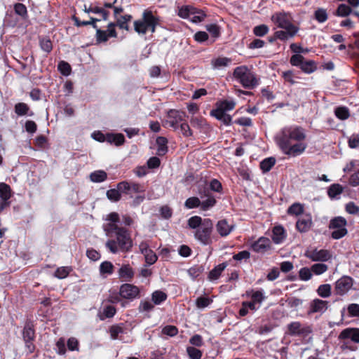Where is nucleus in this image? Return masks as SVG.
Wrapping results in <instances>:
<instances>
[{"instance_id": "423d86ee", "label": "nucleus", "mask_w": 359, "mask_h": 359, "mask_svg": "<svg viewBox=\"0 0 359 359\" xmlns=\"http://www.w3.org/2000/svg\"><path fill=\"white\" fill-rule=\"evenodd\" d=\"M160 18L154 15L152 11L146 9L143 11L142 19L134 22V29L138 34H145L147 31L154 33L159 24Z\"/></svg>"}, {"instance_id": "9d476101", "label": "nucleus", "mask_w": 359, "mask_h": 359, "mask_svg": "<svg viewBox=\"0 0 359 359\" xmlns=\"http://www.w3.org/2000/svg\"><path fill=\"white\" fill-rule=\"evenodd\" d=\"M290 63L294 67H299L304 73L310 74L317 70V63L314 60H306L301 54L291 56Z\"/></svg>"}, {"instance_id": "8fccbe9b", "label": "nucleus", "mask_w": 359, "mask_h": 359, "mask_svg": "<svg viewBox=\"0 0 359 359\" xmlns=\"http://www.w3.org/2000/svg\"><path fill=\"white\" fill-rule=\"evenodd\" d=\"M39 45L41 48L47 53L53 50V43L48 37H42L39 39Z\"/></svg>"}, {"instance_id": "0e129e2a", "label": "nucleus", "mask_w": 359, "mask_h": 359, "mask_svg": "<svg viewBox=\"0 0 359 359\" xmlns=\"http://www.w3.org/2000/svg\"><path fill=\"white\" fill-rule=\"evenodd\" d=\"M161 332L169 337H175L178 334V329L175 325H168L163 327Z\"/></svg>"}, {"instance_id": "3c124183", "label": "nucleus", "mask_w": 359, "mask_h": 359, "mask_svg": "<svg viewBox=\"0 0 359 359\" xmlns=\"http://www.w3.org/2000/svg\"><path fill=\"white\" fill-rule=\"evenodd\" d=\"M187 353L189 359H201L203 356L202 351L194 346H187Z\"/></svg>"}, {"instance_id": "f3484780", "label": "nucleus", "mask_w": 359, "mask_h": 359, "mask_svg": "<svg viewBox=\"0 0 359 359\" xmlns=\"http://www.w3.org/2000/svg\"><path fill=\"white\" fill-rule=\"evenodd\" d=\"M288 333L291 336H307L311 332L309 326H302L299 322H292L287 325Z\"/></svg>"}, {"instance_id": "58836bf2", "label": "nucleus", "mask_w": 359, "mask_h": 359, "mask_svg": "<svg viewBox=\"0 0 359 359\" xmlns=\"http://www.w3.org/2000/svg\"><path fill=\"white\" fill-rule=\"evenodd\" d=\"M276 158L274 157H269L261 161L259 167L264 173L269 172L275 165Z\"/></svg>"}, {"instance_id": "b1692460", "label": "nucleus", "mask_w": 359, "mask_h": 359, "mask_svg": "<svg viewBox=\"0 0 359 359\" xmlns=\"http://www.w3.org/2000/svg\"><path fill=\"white\" fill-rule=\"evenodd\" d=\"M287 237L285 229L281 225L275 226L272 229V241L276 244L282 243Z\"/></svg>"}, {"instance_id": "20e7f679", "label": "nucleus", "mask_w": 359, "mask_h": 359, "mask_svg": "<svg viewBox=\"0 0 359 359\" xmlns=\"http://www.w3.org/2000/svg\"><path fill=\"white\" fill-rule=\"evenodd\" d=\"M271 21L278 27L283 29V32L290 39H292L299 31V27L293 24V18L290 13L276 12L271 15Z\"/></svg>"}, {"instance_id": "bf43d9fd", "label": "nucleus", "mask_w": 359, "mask_h": 359, "mask_svg": "<svg viewBox=\"0 0 359 359\" xmlns=\"http://www.w3.org/2000/svg\"><path fill=\"white\" fill-rule=\"evenodd\" d=\"M72 269L69 266H61L56 269L55 271V276L62 279L67 277L71 272Z\"/></svg>"}, {"instance_id": "4c0bfd02", "label": "nucleus", "mask_w": 359, "mask_h": 359, "mask_svg": "<svg viewBox=\"0 0 359 359\" xmlns=\"http://www.w3.org/2000/svg\"><path fill=\"white\" fill-rule=\"evenodd\" d=\"M226 266H227V264L225 262L219 264L217 266H216L214 269H212L209 272V275H208L209 279L210 280L217 279L220 276L222 272L225 269Z\"/></svg>"}, {"instance_id": "a878e982", "label": "nucleus", "mask_w": 359, "mask_h": 359, "mask_svg": "<svg viewBox=\"0 0 359 359\" xmlns=\"http://www.w3.org/2000/svg\"><path fill=\"white\" fill-rule=\"evenodd\" d=\"M119 278L123 281H131L134 277V271L130 264H123L118 271Z\"/></svg>"}, {"instance_id": "7c9ffc66", "label": "nucleus", "mask_w": 359, "mask_h": 359, "mask_svg": "<svg viewBox=\"0 0 359 359\" xmlns=\"http://www.w3.org/2000/svg\"><path fill=\"white\" fill-rule=\"evenodd\" d=\"M107 142L119 147L124 144L125 137L122 133H107Z\"/></svg>"}, {"instance_id": "6e6552de", "label": "nucleus", "mask_w": 359, "mask_h": 359, "mask_svg": "<svg viewBox=\"0 0 359 359\" xmlns=\"http://www.w3.org/2000/svg\"><path fill=\"white\" fill-rule=\"evenodd\" d=\"M265 297L263 293H252L250 300L242 302L241 307L238 311L240 317H244L249 313H254L261 306Z\"/></svg>"}, {"instance_id": "7ed1b4c3", "label": "nucleus", "mask_w": 359, "mask_h": 359, "mask_svg": "<svg viewBox=\"0 0 359 359\" xmlns=\"http://www.w3.org/2000/svg\"><path fill=\"white\" fill-rule=\"evenodd\" d=\"M117 187L121 191L122 194L128 195L133 201V205H140L145 198V187L144 184L133 182L122 181L117 184Z\"/></svg>"}, {"instance_id": "393cba45", "label": "nucleus", "mask_w": 359, "mask_h": 359, "mask_svg": "<svg viewBox=\"0 0 359 359\" xmlns=\"http://www.w3.org/2000/svg\"><path fill=\"white\" fill-rule=\"evenodd\" d=\"M328 306L327 301L321 300L319 299H313L310 304L309 313H324Z\"/></svg>"}, {"instance_id": "49530a36", "label": "nucleus", "mask_w": 359, "mask_h": 359, "mask_svg": "<svg viewBox=\"0 0 359 359\" xmlns=\"http://www.w3.org/2000/svg\"><path fill=\"white\" fill-rule=\"evenodd\" d=\"M85 11L86 13L100 14L102 15V18L105 21L109 19V12L108 11H106L103 8H100L98 6L90 7L88 9L86 8Z\"/></svg>"}, {"instance_id": "ea45409f", "label": "nucleus", "mask_w": 359, "mask_h": 359, "mask_svg": "<svg viewBox=\"0 0 359 359\" xmlns=\"http://www.w3.org/2000/svg\"><path fill=\"white\" fill-rule=\"evenodd\" d=\"M204 219H202L200 216L195 215L191 217L187 220V225L190 229L197 230L203 224Z\"/></svg>"}, {"instance_id": "f8f14e48", "label": "nucleus", "mask_w": 359, "mask_h": 359, "mask_svg": "<svg viewBox=\"0 0 359 359\" xmlns=\"http://www.w3.org/2000/svg\"><path fill=\"white\" fill-rule=\"evenodd\" d=\"M217 204V199L209 198L201 200L197 196L188 198L184 202V206L187 209L200 208L202 211H207L212 208Z\"/></svg>"}, {"instance_id": "680f3d73", "label": "nucleus", "mask_w": 359, "mask_h": 359, "mask_svg": "<svg viewBox=\"0 0 359 359\" xmlns=\"http://www.w3.org/2000/svg\"><path fill=\"white\" fill-rule=\"evenodd\" d=\"M353 36L355 38V41L354 42L353 56L355 60L357 67L359 68V34H354Z\"/></svg>"}, {"instance_id": "f03ea898", "label": "nucleus", "mask_w": 359, "mask_h": 359, "mask_svg": "<svg viewBox=\"0 0 359 359\" xmlns=\"http://www.w3.org/2000/svg\"><path fill=\"white\" fill-rule=\"evenodd\" d=\"M113 237H110L106 243L107 248L113 254L118 252H128L132 250L133 245L130 231L126 227L111 225Z\"/></svg>"}, {"instance_id": "4d7b16f0", "label": "nucleus", "mask_w": 359, "mask_h": 359, "mask_svg": "<svg viewBox=\"0 0 359 359\" xmlns=\"http://www.w3.org/2000/svg\"><path fill=\"white\" fill-rule=\"evenodd\" d=\"M280 40L282 41H286L290 38L285 36V34L283 31H276L273 36L268 37V41L270 43H274L276 40Z\"/></svg>"}, {"instance_id": "cd10ccee", "label": "nucleus", "mask_w": 359, "mask_h": 359, "mask_svg": "<svg viewBox=\"0 0 359 359\" xmlns=\"http://www.w3.org/2000/svg\"><path fill=\"white\" fill-rule=\"evenodd\" d=\"M125 329L123 324H116L111 325L109 329V332L111 339L122 340L121 335L124 333Z\"/></svg>"}, {"instance_id": "4be33fe9", "label": "nucleus", "mask_w": 359, "mask_h": 359, "mask_svg": "<svg viewBox=\"0 0 359 359\" xmlns=\"http://www.w3.org/2000/svg\"><path fill=\"white\" fill-rule=\"evenodd\" d=\"M196 194L199 196V198L202 200L213 198L216 199L208 188L207 181L200 182L196 185Z\"/></svg>"}, {"instance_id": "dca6fc26", "label": "nucleus", "mask_w": 359, "mask_h": 359, "mask_svg": "<svg viewBox=\"0 0 359 359\" xmlns=\"http://www.w3.org/2000/svg\"><path fill=\"white\" fill-rule=\"evenodd\" d=\"M313 225L312 216L306 213L302 215L296 222V229L300 233L308 232Z\"/></svg>"}, {"instance_id": "2eb2a0df", "label": "nucleus", "mask_w": 359, "mask_h": 359, "mask_svg": "<svg viewBox=\"0 0 359 359\" xmlns=\"http://www.w3.org/2000/svg\"><path fill=\"white\" fill-rule=\"evenodd\" d=\"M140 293H111L109 302L114 304H120L122 307L126 306L128 300L140 297Z\"/></svg>"}, {"instance_id": "603ef678", "label": "nucleus", "mask_w": 359, "mask_h": 359, "mask_svg": "<svg viewBox=\"0 0 359 359\" xmlns=\"http://www.w3.org/2000/svg\"><path fill=\"white\" fill-rule=\"evenodd\" d=\"M205 28H206V30L210 34V35L212 37L217 39L220 36L221 29L218 25L215 24V23L207 25L205 26Z\"/></svg>"}, {"instance_id": "4468645a", "label": "nucleus", "mask_w": 359, "mask_h": 359, "mask_svg": "<svg viewBox=\"0 0 359 359\" xmlns=\"http://www.w3.org/2000/svg\"><path fill=\"white\" fill-rule=\"evenodd\" d=\"M304 255L313 262H327L332 258V253L326 249L318 250L317 248L308 250Z\"/></svg>"}, {"instance_id": "f257e3e1", "label": "nucleus", "mask_w": 359, "mask_h": 359, "mask_svg": "<svg viewBox=\"0 0 359 359\" xmlns=\"http://www.w3.org/2000/svg\"><path fill=\"white\" fill-rule=\"evenodd\" d=\"M306 137L304 128L293 125L283 128L276 135L275 140L284 154L290 157H296L302 154L307 148V144L304 142Z\"/></svg>"}, {"instance_id": "1a4fd4ad", "label": "nucleus", "mask_w": 359, "mask_h": 359, "mask_svg": "<svg viewBox=\"0 0 359 359\" xmlns=\"http://www.w3.org/2000/svg\"><path fill=\"white\" fill-rule=\"evenodd\" d=\"M22 339L25 342V348L29 353H32L36 349L34 341L36 338V333L34 329V323L32 320H27L25 322V326L22 330Z\"/></svg>"}, {"instance_id": "aec40b11", "label": "nucleus", "mask_w": 359, "mask_h": 359, "mask_svg": "<svg viewBox=\"0 0 359 359\" xmlns=\"http://www.w3.org/2000/svg\"><path fill=\"white\" fill-rule=\"evenodd\" d=\"M353 280L351 277L344 276L335 283V292H348L353 286Z\"/></svg>"}, {"instance_id": "a18cd8bd", "label": "nucleus", "mask_w": 359, "mask_h": 359, "mask_svg": "<svg viewBox=\"0 0 359 359\" xmlns=\"http://www.w3.org/2000/svg\"><path fill=\"white\" fill-rule=\"evenodd\" d=\"M107 178V175L104 170H96L90 175V179L93 182H102Z\"/></svg>"}, {"instance_id": "a19ab883", "label": "nucleus", "mask_w": 359, "mask_h": 359, "mask_svg": "<svg viewBox=\"0 0 359 359\" xmlns=\"http://www.w3.org/2000/svg\"><path fill=\"white\" fill-rule=\"evenodd\" d=\"M114 266L109 261H104L100 265V273L102 276L111 275L114 273Z\"/></svg>"}, {"instance_id": "e433bc0d", "label": "nucleus", "mask_w": 359, "mask_h": 359, "mask_svg": "<svg viewBox=\"0 0 359 359\" xmlns=\"http://www.w3.org/2000/svg\"><path fill=\"white\" fill-rule=\"evenodd\" d=\"M11 188L4 182L0 183V200L9 201L11 198Z\"/></svg>"}, {"instance_id": "c03bdc74", "label": "nucleus", "mask_w": 359, "mask_h": 359, "mask_svg": "<svg viewBox=\"0 0 359 359\" xmlns=\"http://www.w3.org/2000/svg\"><path fill=\"white\" fill-rule=\"evenodd\" d=\"M354 11L346 4H341L339 5L337 9L336 10L334 15L340 17H346L350 14L353 15V12Z\"/></svg>"}, {"instance_id": "79ce46f5", "label": "nucleus", "mask_w": 359, "mask_h": 359, "mask_svg": "<svg viewBox=\"0 0 359 359\" xmlns=\"http://www.w3.org/2000/svg\"><path fill=\"white\" fill-rule=\"evenodd\" d=\"M344 191V187L339 184H332L327 190V195L330 198H334L341 194Z\"/></svg>"}, {"instance_id": "09e8293b", "label": "nucleus", "mask_w": 359, "mask_h": 359, "mask_svg": "<svg viewBox=\"0 0 359 359\" xmlns=\"http://www.w3.org/2000/svg\"><path fill=\"white\" fill-rule=\"evenodd\" d=\"M107 197L113 202H117L121 198V191L119 189H110L107 191Z\"/></svg>"}, {"instance_id": "bb28decb", "label": "nucleus", "mask_w": 359, "mask_h": 359, "mask_svg": "<svg viewBox=\"0 0 359 359\" xmlns=\"http://www.w3.org/2000/svg\"><path fill=\"white\" fill-rule=\"evenodd\" d=\"M339 338L359 343V328H346L340 333Z\"/></svg>"}, {"instance_id": "13d9d810", "label": "nucleus", "mask_w": 359, "mask_h": 359, "mask_svg": "<svg viewBox=\"0 0 359 359\" xmlns=\"http://www.w3.org/2000/svg\"><path fill=\"white\" fill-rule=\"evenodd\" d=\"M269 28L266 25L262 24L253 28V34L257 36H264L268 34Z\"/></svg>"}, {"instance_id": "e2e57ef3", "label": "nucleus", "mask_w": 359, "mask_h": 359, "mask_svg": "<svg viewBox=\"0 0 359 359\" xmlns=\"http://www.w3.org/2000/svg\"><path fill=\"white\" fill-rule=\"evenodd\" d=\"M57 69L64 76H69L72 71L70 65L65 61H60L58 64Z\"/></svg>"}, {"instance_id": "2f4dec72", "label": "nucleus", "mask_w": 359, "mask_h": 359, "mask_svg": "<svg viewBox=\"0 0 359 359\" xmlns=\"http://www.w3.org/2000/svg\"><path fill=\"white\" fill-rule=\"evenodd\" d=\"M72 20L74 22V25L78 27L86 26V25H92V27L96 29L98 28L97 25H96V22L100 21L99 19L95 18L93 17H90V20L88 21H81L79 19V18H78L76 15L72 16Z\"/></svg>"}, {"instance_id": "c756f323", "label": "nucleus", "mask_w": 359, "mask_h": 359, "mask_svg": "<svg viewBox=\"0 0 359 359\" xmlns=\"http://www.w3.org/2000/svg\"><path fill=\"white\" fill-rule=\"evenodd\" d=\"M210 115L215 117L217 120L222 121L226 126H231L233 123L232 117L226 112L210 111Z\"/></svg>"}, {"instance_id": "338daca9", "label": "nucleus", "mask_w": 359, "mask_h": 359, "mask_svg": "<svg viewBox=\"0 0 359 359\" xmlns=\"http://www.w3.org/2000/svg\"><path fill=\"white\" fill-rule=\"evenodd\" d=\"M14 11L15 13L21 16L22 18H25L27 16V9L25 5L21 3H16L14 5Z\"/></svg>"}, {"instance_id": "f704fd0d", "label": "nucleus", "mask_w": 359, "mask_h": 359, "mask_svg": "<svg viewBox=\"0 0 359 359\" xmlns=\"http://www.w3.org/2000/svg\"><path fill=\"white\" fill-rule=\"evenodd\" d=\"M156 144L158 145L157 154L161 156H164L168 151L167 138L165 137H158L156 138Z\"/></svg>"}, {"instance_id": "5fc2aeb1", "label": "nucleus", "mask_w": 359, "mask_h": 359, "mask_svg": "<svg viewBox=\"0 0 359 359\" xmlns=\"http://www.w3.org/2000/svg\"><path fill=\"white\" fill-rule=\"evenodd\" d=\"M315 19L320 23H323L328 19L327 11L324 8H318L314 13Z\"/></svg>"}, {"instance_id": "0eeeda50", "label": "nucleus", "mask_w": 359, "mask_h": 359, "mask_svg": "<svg viewBox=\"0 0 359 359\" xmlns=\"http://www.w3.org/2000/svg\"><path fill=\"white\" fill-rule=\"evenodd\" d=\"M213 231V223L209 218L204 219L203 224L196 230L195 238L204 245L212 244V233Z\"/></svg>"}, {"instance_id": "6ab92c4d", "label": "nucleus", "mask_w": 359, "mask_h": 359, "mask_svg": "<svg viewBox=\"0 0 359 359\" xmlns=\"http://www.w3.org/2000/svg\"><path fill=\"white\" fill-rule=\"evenodd\" d=\"M235 227V224H229L226 219H220L216 224V230L221 237L229 236Z\"/></svg>"}, {"instance_id": "ddd939ff", "label": "nucleus", "mask_w": 359, "mask_h": 359, "mask_svg": "<svg viewBox=\"0 0 359 359\" xmlns=\"http://www.w3.org/2000/svg\"><path fill=\"white\" fill-rule=\"evenodd\" d=\"M185 116L186 114L184 111L170 109L167 114L168 119L163 122V126L164 127H170L176 130L179 127V123L184 121Z\"/></svg>"}, {"instance_id": "de8ad7c7", "label": "nucleus", "mask_w": 359, "mask_h": 359, "mask_svg": "<svg viewBox=\"0 0 359 359\" xmlns=\"http://www.w3.org/2000/svg\"><path fill=\"white\" fill-rule=\"evenodd\" d=\"M287 212L288 215L301 216L304 214V206L301 203H295L289 207Z\"/></svg>"}, {"instance_id": "5701e85b", "label": "nucleus", "mask_w": 359, "mask_h": 359, "mask_svg": "<svg viewBox=\"0 0 359 359\" xmlns=\"http://www.w3.org/2000/svg\"><path fill=\"white\" fill-rule=\"evenodd\" d=\"M236 102L233 100H223L216 102L215 108L210 111L226 112L235 108Z\"/></svg>"}, {"instance_id": "c9c22d12", "label": "nucleus", "mask_w": 359, "mask_h": 359, "mask_svg": "<svg viewBox=\"0 0 359 359\" xmlns=\"http://www.w3.org/2000/svg\"><path fill=\"white\" fill-rule=\"evenodd\" d=\"M14 111L18 116H25L27 114H29V116L33 115L32 111H31L30 114H29V107L26 103L24 102H18L15 104Z\"/></svg>"}, {"instance_id": "864d4df0", "label": "nucleus", "mask_w": 359, "mask_h": 359, "mask_svg": "<svg viewBox=\"0 0 359 359\" xmlns=\"http://www.w3.org/2000/svg\"><path fill=\"white\" fill-rule=\"evenodd\" d=\"M116 313V309L112 305H106L103 308V311L102 315L100 316L101 320H104L105 318H112Z\"/></svg>"}, {"instance_id": "6e6d98bb", "label": "nucleus", "mask_w": 359, "mask_h": 359, "mask_svg": "<svg viewBox=\"0 0 359 359\" xmlns=\"http://www.w3.org/2000/svg\"><path fill=\"white\" fill-rule=\"evenodd\" d=\"M96 41L97 43L107 42L109 38L111 37L109 35V32L107 30H102L97 28L96 29Z\"/></svg>"}, {"instance_id": "39448f33", "label": "nucleus", "mask_w": 359, "mask_h": 359, "mask_svg": "<svg viewBox=\"0 0 359 359\" xmlns=\"http://www.w3.org/2000/svg\"><path fill=\"white\" fill-rule=\"evenodd\" d=\"M233 76L246 89H254L259 84V79L257 77L256 74L246 65L236 67L233 72Z\"/></svg>"}, {"instance_id": "72a5a7b5", "label": "nucleus", "mask_w": 359, "mask_h": 359, "mask_svg": "<svg viewBox=\"0 0 359 359\" xmlns=\"http://www.w3.org/2000/svg\"><path fill=\"white\" fill-rule=\"evenodd\" d=\"M116 20V25L121 29H125L126 31L129 30V26L128 23L133 19V16L130 14H126L124 15L118 16Z\"/></svg>"}, {"instance_id": "052dcab7", "label": "nucleus", "mask_w": 359, "mask_h": 359, "mask_svg": "<svg viewBox=\"0 0 359 359\" xmlns=\"http://www.w3.org/2000/svg\"><path fill=\"white\" fill-rule=\"evenodd\" d=\"M312 273L316 275H320L327 271L328 266L323 263L314 264L311 266Z\"/></svg>"}, {"instance_id": "9b49d317", "label": "nucleus", "mask_w": 359, "mask_h": 359, "mask_svg": "<svg viewBox=\"0 0 359 359\" xmlns=\"http://www.w3.org/2000/svg\"><path fill=\"white\" fill-rule=\"evenodd\" d=\"M347 225L346 219L343 217H336L332 218L329 224V229L334 231L331 233L333 239L338 240L344 237L348 233L346 228Z\"/></svg>"}, {"instance_id": "774afa93", "label": "nucleus", "mask_w": 359, "mask_h": 359, "mask_svg": "<svg viewBox=\"0 0 359 359\" xmlns=\"http://www.w3.org/2000/svg\"><path fill=\"white\" fill-rule=\"evenodd\" d=\"M144 256L148 265L154 264L158 259L156 254L151 249L147 253H144Z\"/></svg>"}, {"instance_id": "c85d7f7f", "label": "nucleus", "mask_w": 359, "mask_h": 359, "mask_svg": "<svg viewBox=\"0 0 359 359\" xmlns=\"http://www.w3.org/2000/svg\"><path fill=\"white\" fill-rule=\"evenodd\" d=\"M346 311V316L349 318L359 317V304L352 303L349 304L346 308L344 307L341 310V316H344V313Z\"/></svg>"}, {"instance_id": "a211bd4d", "label": "nucleus", "mask_w": 359, "mask_h": 359, "mask_svg": "<svg viewBox=\"0 0 359 359\" xmlns=\"http://www.w3.org/2000/svg\"><path fill=\"white\" fill-rule=\"evenodd\" d=\"M251 249L257 253H265L271 249V242L269 238L262 236L252 243Z\"/></svg>"}, {"instance_id": "37998d69", "label": "nucleus", "mask_w": 359, "mask_h": 359, "mask_svg": "<svg viewBox=\"0 0 359 359\" xmlns=\"http://www.w3.org/2000/svg\"><path fill=\"white\" fill-rule=\"evenodd\" d=\"M334 114L340 120H346L350 116V111L348 107L344 106L337 107L334 109Z\"/></svg>"}, {"instance_id": "473e14b6", "label": "nucleus", "mask_w": 359, "mask_h": 359, "mask_svg": "<svg viewBox=\"0 0 359 359\" xmlns=\"http://www.w3.org/2000/svg\"><path fill=\"white\" fill-rule=\"evenodd\" d=\"M205 294L206 293H204L203 295H201L196 299V306L198 309H205L212 303L214 296L210 297Z\"/></svg>"}, {"instance_id": "412c9836", "label": "nucleus", "mask_w": 359, "mask_h": 359, "mask_svg": "<svg viewBox=\"0 0 359 359\" xmlns=\"http://www.w3.org/2000/svg\"><path fill=\"white\" fill-rule=\"evenodd\" d=\"M107 220L109 222L103 225V230L108 237H113L114 230L110 229L109 226H118V223L120 222V216L117 212H112L107 215Z\"/></svg>"}, {"instance_id": "69168bd1", "label": "nucleus", "mask_w": 359, "mask_h": 359, "mask_svg": "<svg viewBox=\"0 0 359 359\" xmlns=\"http://www.w3.org/2000/svg\"><path fill=\"white\" fill-rule=\"evenodd\" d=\"M154 308V304L152 302L144 300L142 301L139 306V311L142 312H149L153 310Z\"/></svg>"}]
</instances>
